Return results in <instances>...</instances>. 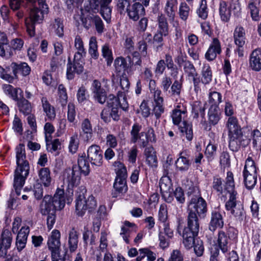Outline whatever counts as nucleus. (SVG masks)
I'll use <instances>...</instances> for the list:
<instances>
[{"label": "nucleus", "mask_w": 261, "mask_h": 261, "mask_svg": "<svg viewBox=\"0 0 261 261\" xmlns=\"http://www.w3.org/2000/svg\"><path fill=\"white\" fill-rule=\"evenodd\" d=\"M144 154L146 156L147 164L151 167H156L158 166V159L156 152L152 147H149L145 149Z\"/></svg>", "instance_id": "7c9ffc66"}, {"label": "nucleus", "mask_w": 261, "mask_h": 261, "mask_svg": "<svg viewBox=\"0 0 261 261\" xmlns=\"http://www.w3.org/2000/svg\"><path fill=\"white\" fill-rule=\"evenodd\" d=\"M120 97H123V98L124 100H125L126 98L124 96L123 92L119 91L118 93L117 97L115 96L113 94H109L108 96L107 99V106L108 107L110 108H116V107H120L123 110H125V108H127V103H126L123 106L120 103V102L119 101V98Z\"/></svg>", "instance_id": "b1692460"}, {"label": "nucleus", "mask_w": 261, "mask_h": 261, "mask_svg": "<svg viewBox=\"0 0 261 261\" xmlns=\"http://www.w3.org/2000/svg\"><path fill=\"white\" fill-rule=\"evenodd\" d=\"M193 247H194V252L197 256L200 257L203 255L204 248L203 242L199 238L196 239Z\"/></svg>", "instance_id": "13d9d810"}, {"label": "nucleus", "mask_w": 261, "mask_h": 261, "mask_svg": "<svg viewBox=\"0 0 261 261\" xmlns=\"http://www.w3.org/2000/svg\"><path fill=\"white\" fill-rule=\"evenodd\" d=\"M85 158V155H82L77 160L78 165H76V167H79L81 173H83L85 175H87L90 172V167L89 163Z\"/></svg>", "instance_id": "09e8293b"}, {"label": "nucleus", "mask_w": 261, "mask_h": 261, "mask_svg": "<svg viewBox=\"0 0 261 261\" xmlns=\"http://www.w3.org/2000/svg\"><path fill=\"white\" fill-rule=\"evenodd\" d=\"M82 131L86 135V139L88 140L92 137V127L90 120L88 118L85 119L81 125Z\"/></svg>", "instance_id": "5fc2aeb1"}, {"label": "nucleus", "mask_w": 261, "mask_h": 261, "mask_svg": "<svg viewBox=\"0 0 261 261\" xmlns=\"http://www.w3.org/2000/svg\"><path fill=\"white\" fill-rule=\"evenodd\" d=\"M226 127L228 131V135L242 132L241 126L239 125L238 119L234 116L228 118L226 122Z\"/></svg>", "instance_id": "c9c22d12"}, {"label": "nucleus", "mask_w": 261, "mask_h": 261, "mask_svg": "<svg viewBox=\"0 0 261 261\" xmlns=\"http://www.w3.org/2000/svg\"><path fill=\"white\" fill-rule=\"evenodd\" d=\"M89 97V95L86 88L84 85H82L79 88L76 93L78 102L80 104H84L88 100Z\"/></svg>", "instance_id": "3c124183"}, {"label": "nucleus", "mask_w": 261, "mask_h": 261, "mask_svg": "<svg viewBox=\"0 0 261 261\" xmlns=\"http://www.w3.org/2000/svg\"><path fill=\"white\" fill-rule=\"evenodd\" d=\"M96 201L93 196H89L86 199L83 193L82 194L80 193L77 196L75 200V212L76 215L82 217L85 214L87 210L91 212L94 210L96 207Z\"/></svg>", "instance_id": "6e6552de"}, {"label": "nucleus", "mask_w": 261, "mask_h": 261, "mask_svg": "<svg viewBox=\"0 0 261 261\" xmlns=\"http://www.w3.org/2000/svg\"><path fill=\"white\" fill-rule=\"evenodd\" d=\"M172 83V79L170 76H165L163 77L161 86L164 93H170V87H171Z\"/></svg>", "instance_id": "0e129e2a"}, {"label": "nucleus", "mask_w": 261, "mask_h": 261, "mask_svg": "<svg viewBox=\"0 0 261 261\" xmlns=\"http://www.w3.org/2000/svg\"><path fill=\"white\" fill-rule=\"evenodd\" d=\"M159 220L163 223H165L168 219V210L167 205L162 204L160 205L159 214Z\"/></svg>", "instance_id": "774afa93"}, {"label": "nucleus", "mask_w": 261, "mask_h": 261, "mask_svg": "<svg viewBox=\"0 0 261 261\" xmlns=\"http://www.w3.org/2000/svg\"><path fill=\"white\" fill-rule=\"evenodd\" d=\"M48 12L47 10L40 9L37 7L31 9L30 16L25 18L24 20L27 32L31 37L35 35L36 24L42 23L44 14H47Z\"/></svg>", "instance_id": "423d86ee"}, {"label": "nucleus", "mask_w": 261, "mask_h": 261, "mask_svg": "<svg viewBox=\"0 0 261 261\" xmlns=\"http://www.w3.org/2000/svg\"><path fill=\"white\" fill-rule=\"evenodd\" d=\"M229 148L233 152H237L241 147L245 148L250 142V139L245 136L243 132H237L236 134L228 135Z\"/></svg>", "instance_id": "9d476101"}, {"label": "nucleus", "mask_w": 261, "mask_h": 261, "mask_svg": "<svg viewBox=\"0 0 261 261\" xmlns=\"http://www.w3.org/2000/svg\"><path fill=\"white\" fill-rule=\"evenodd\" d=\"M102 55L106 60L108 66H110L113 62V57L111 49L108 44H105L102 47Z\"/></svg>", "instance_id": "864d4df0"}, {"label": "nucleus", "mask_w": 261, "mask_h": 261, "mask_svg": "<svg viewBox=\"0 0 261 261\" xmlns=\"http://www.w3.org/2000/svg\"><path fill=\"white\" fill-rule=\"evenodd\" d=\"M17 106L20 112L24 115H29L32 112L31 103L23 97L19 98L17 101Z\"/></svg>", "instance_id": "473e14b6"}, {"label": "nucleus", "mask_w": 261, "mask_h": 261, "mask_svg": "<svg viewBox=\"0 0 261 261\" xmlns=\"http://www.w3.org/2000/svg\"><path fill=\"white\" fill-rule=\"evenodd\" d=\"M157 21L158 30L156 32L162 33L164 36H167L169 34V25L166 18L161 13L158 15Z\"/></svg>", "instance_id": "4c0bfd02"}, {"label": "nucleus", "mask_w": 261, "mask_h": 261, "mask_svg": "<svg viewBox=\"0 0 261 261\" xmlns=\"http://www.w3.org/2000/svg\"><path fill=\"white\" fill-rule=\"evenodd\" d=\"M205 104L200 101H195L193 105L192 113L194 118H198L200 115L203 117L205 115Z\"/></svg>", "instance_id": "de8ad7c7"}, {"label": "nucleus", "mask_w": 261, "mask_h": 261, "mask_svg": "<svg viewBox=\"0 0 261 261\" xmlns=\"http://www.w3.org/2000/svg\"><path fill=\"white\" fill-rule=\"evenodd\" d=\"M181 135L185 136L187 140L191 141L193 138L192 125L186 121H183L179 126Z\"/></svg>", "instance_id": "72a5a7b5"}, {"label": "nucleus", "mask_w": 261, "mask_h": 261, "mask_svg": "<svg viewBox=\"0 0 261 261\" xmlns=\"http://www.w3.org/2000/svg\"><path fill=\"white\" fill-rule=\"evenodd\" d=\"M183 75H181L179 80H174L171 86L170 93L173 96H179L182 88Z\"/></svg>", "instance_id": "c03bdc74"}, {"label": "nucleus", "mask_w": 261, "mask_h": 261, "mask_svg": "<svg viewBox=\"0 0 261 261\" xmlns=\"http://www.w3.org/2000/svg\"><path fill=\"white\" fill-rule=\"evenodd\" d=\"M58 94L61 105L62 106L65 105L67 103L68 96L66 92V89L63 84L59 85Z\"/></svg>", "instance_id": "69168bd1"}, {"label": "nucleus", "mask_w": 261, "mask_h": 261, "mask_svg": "<svg viewBox=\"0 0 261 261\" xmlns=\"http://www.w3.org/2000/svg\"><path fill=\"white\" fill-rule=\"evenodd\" d=\"M84 61L83 59L74 57L72 62L70 58H68L67 65L66 76L69 80H73L75 74H80L84 70Z\"/></svg>", "instance_id": "9b49d317"}, {"label": "nucleus", "mask_w": 261, "mask_h": 261, "mask_svg": "<svg viewBox=\"0 0 261 261\" xmlns=\"http://www.w3.org/2000/svg\"><path fill=\"white\" fill-rule=\"evenodd\" d=\"M81 171L76 165H73L72 169H67L64 174V180L68 184L69 188L77 186L81 180Z\"/></svg>", "instance_id": "f8f14e48"}, {"label": "nucleus", "mask_w": 261, "mask_h": 261, "mask_svg": "<svg viewBox=\"0 0 261 261\" xmlns=\"http://www.w3.org/2000/svg\"><path fill=\"white\" fill-rule=\"evenodd\" d=\"M177 4V0H167L165 12L169 18L170 21H173L174 19L175 15V10L174 7Z\"/></svg>", "instance_id": "ea45409f"}, {"label": "nucleus", "mask_w": 261, "mask_h": 261, "mask_svg": "<svg viewBox=\"0 0 261 261\" xmlns=\"http://www.w3.org/2000/svg\"><path fill=\"white\" fill-rule=\"evenodd\" d=\"M249 65L252 69L258 71L261 69V49L252 51L249 59Z\"/></svg>", "instance_id": "5701e85b"}, {"label": "nucleus", "mask_w": 261, "mask_h": 261, "mask_svg": "<svg viewBox=\"0 0 261 261\" xmlns=\"http://www.w3.org/2000/svg\"><path fill=\"white\" fill-rule=\"evenodd\" d=\"M229 194V199L225 202V207L227 211H230L231 214L240 221L243 220L245 217V212L243 205L241 204H237V195L238 193L234 189V186L232 179L228 178L227 179L226 188L225 189Z\"/></svg>", "instance_id": "7ed1b4c3"}, {"label": "nucleus", "mask_w": 261, "mask_h": 261, "mask_svg": "<svg viewBox=\"0 0 261 261\" xmlns=\"http://www.w3.org/2000/svg\"><path fill=\"white\" fill-rule=\"evenodd\" d=\"M79 236L77 232L73 228L69 233L68 245L71 253L74 252L77 248Z\"/></svg>", "instance_id": "e433bc0d"}, {"label": "nucleus", "mask_w": 261, "mask_h": 261, "mask_svg": "<svg viewBox=\"0 0 261 261\" xmlns=\"http://www.w3.org/2000/svg\"><path fill=\"white\" fill-rule=\"evenodd\" d=\"M130 4L128 0H117V10L122 14L126 12V9L128 8Z\"/></svg>", "instance_id": "e2e57ef3"}, {"label": "nucleus", "mask_w": 261, "mask_h": 261, "mask_svg": "<svg viewBox=\"0 0 261 261\" xmlns=\"http://www.w3.org/2000/svg\"><path fill=\"white\" fill-rule=\"evenodd\" d=\"M126 13L130 19L136 21L145 15V10L142 4L135 2L126 9Z\"/></svg>", "instance_id": "f3484780"}, {"label": "nucleus", "mask_w": 261, "mask_h": 261, "mask_svg": "<svg viewBox=\"0 0 261 261\" xmlns=\"http://www.w3.org/2000/svg\"><path fill=\"white\" fill-rule=\"evenodd\" d=\"M219 14L221 20L224 22H228L231 16V11L227 7V4L225 1H221L219 4Z\"/></svg>", "instance_id": "a19ab883"}, {"label": "nucleus", "mask_w": 261, "mask_h": 261, "mask_svg": "<svg viewBox=\"0 0 261 261\" xmlns=\"http://www.w3.org/2000/svg\"><path fill=\"white\" fill-rule=\"evenodd\" d=\"M112 0H91L90 5L94 13H100L104 19L108 21L111 19V9L109 6Z\"/></svg>", "instance_id": "1a4fd4ad"}, {"label": "nucleus", "mask_w": 261, "mask_h": 261, "mask_svg": "<svg viewBox=\"0 0 261 261\" xmlns=\"http://www.w3.org/2000/svg\"><path fill=\"white\" fill-rule=\"evenodd\" d=\"M8 39L6 35L3 32H0V56L9 59L13 55V50L8 44Z\"/></svg>", "instance_id": "6ab92c4d"}, {"label": "nucleus", "mask_w": 261, "mask_h": 261, "mask_svg": "<svg viewBox=\"0 0 261 261\" xmlns=\"http://www.w3.org/2000/svg\"><path fill=\"white\" fill-rule=\"evenodd\" d=\"M41 102L44 111L49 120H53L56 117L54 108L52 107L45 97L41 98Z\"/></svg>", "instance_id": "58836bf2"}, {"label": "nucleus", "mask_w": 261, "mask_h": 261, "mask_svg": "<svg viewBox=\"0 0 261 261\" xmlns=\"http://www.w3.org/2000/svg\"><path fill=\"white\" fill-rule=\"evenodd\" d=\"M199 230V221L187 218V226L182 229L183 244L187 249L193 247Z\"/></svg>", "instance_id": "39448f33"}, {"label": "nucleus", "mask_w": 261, "mask_h": 261, "mask_svg": "<svg viewBox=\"0 0 261 261\" xmlns=\"http://www.w3.org/2000/svg\"><path fill=\"white\" fill-rule=\"evenodd\" d=\"M243 176L246 188L249 190L252 189L256 184L257 169L254 162L251 157H248L246 160Z\"/></svg>", "instance_id": "0eeeda50"}, {"label": "nucleus", "mask_w": 261, "mask_h": 261, "mask_svg": "<svg viewBox=\"0 0 261 261\" xmlns=\"http://www.w3.org/2000/svg\"><path fill=\"white\" fill-rule=\"evenodd\" d=\"M46 149L48 152L55 153L56 155L59 154V150L61 149V143L59 139L51 140L50 138L46 137Z\"/></svg>", "instance_id": "f704fd0d"}, {"label": "nucleus", "mask_w": 261, "mask_h": 261, "mask_svg": "<svg viewBox=\"0 0 261 261\" xmlns=\"http://www.w3.org/2000/svg\"><path fill=\"white\" fill-rule=\"evenodd\" d=\"M97 42L95 37H92L89 41V53L94 59H97L99 53L97 50Z\"/></svg>", "instance_id": "603ef678"}, {"label": "nucleus", "mask_w": 261, "mask_h": 261, "mask_svg": "<svg viewBox=\"0 0 261 261\" xmlns=\"http://www.w3.org/2000/svg\"><path fill=\"white\" fill-rule=\"evenodd\" d=\"M221 53V44L219 40L215 38L213 39L207 51H206L205 57L208 61H213L216 59L218 54Z\"/></svg>", "instance_id": "aec40b11"}, {"label": "nucleus", "mask_w": 261, "mask_h": 261, "mask_svg": "<svg viewBox=\"0 0 261 261\" xmlns=\"http://www.w3.org/2000/svg\"><path fill=\"white\" fill-rule=\"evenodd\" d=\"M60 232L58 230H54L47 241L48 249L51 251V254L53 253L54 256L56 253L60 252Z\"/></svg>", "instance_id": "a211bd4d"}, {"label": "nucleus", "mask_w": 261, "mask_h": 261, "mask_svg": "<svg viewBox=\"0 0 261 261\" xmlns=\"http://www.w3.org/2000/svg\"><path fill=\"white\" fill-rule=\"evenodd\" d=\"M233 38L235 44L240 47L244 46L245 43V32L244 29L241 26H238L236 28Z\"/></svg>", "instance_id": "2f4dec72"}, {"label": "nucleus", "mask_w": 261, "mask_h": 261, "mask_svg": "<svg viewBox=\"0 0 261 261\" xmlns=\"http://www.w3.org/2000/svg\"><path fill=\"white\" fill-rule=\"evenodd\" d=\"M189 198L188 202V217L196 221H199L198 217L204 218L207 212V203L202 197L200 192L195 188H189L187 192Z\"/></svg>", "instance_id": "f03ea898"}, {"label": "nucleus", "mask_w": 261, "mask_h": 261, "mask_svg": "<svg viewBox=\"0 0 261 261\" xmlns=\"http://www.w3.org/2000/svg\"><path fill=\"white\" fill-rule=\"evenodd\" d=\"M10 67L15 79H18V73H21L22 75L25 76L29 75L31 72V67L25 62H20L19 63L12 62Z\"/></svg>", "instance_id": "412c9836"}, {"label": "nucleus", "mask_w": 261, "mask_h": 261, "mask_svg": "<svg viewBox=\"0 0 261 261\" xmlns=\"http://www.w3.org/2000/svg\"><path fill=\"white\" fill-rule=\"evenodd\" d=\"M88 161L92 165L100 167L103 163V151L98 145H92L87 150Z\"/></svg>", "instance_id": "ddd939ff"}, {"label": "nucleus", "mask_w": 261, "mask_h": 261, "mask_svg": "<svg viewBox=\"0 0 261 261\" xmlns=\"http://www.w3.org/2000/svg\"><path fill=\"white\" fill-rule=\"evenodd\" d=\"M138 113H140L144 118H147L150 115V108L148 106V101L144 99L138 111Z\"/></svg>", "instance_id": "680f3d73"}, {"label": "nucleus", "mask_w": 261, "mask_h": 261, "mask_svg": "<svg viewBox=\"0 0 261 261\" xmlns=\"http://www.w3.org/2000/svg\"><path fill=\"white\" fill-rule=\"evenodd\" d=\"M133 62L130 56L125 58L122 57H117L114 61V66L117 72L124 71L128 74L133 73L132 66Z\"/></svg>", "instance_id": "dca6fc26"}, {"label": "nucleus", "mask_w": 261, "mask_h": 261, "mask_svg": "<svg viewBox=\"0 0 261 261\" xmlns=\"http://www.w3.org/2000/svg\"><path fill=\"white\" fill-rule=\"evenodd\" d=\"M17 167L14 171L13 187L17 195L20 194V191L24 185L25 179L29 174L30 165L26 160L24 145L19 144L16 148Z\"/></svg>", "instance_id": "f257e3e1"}, {"label": "nucleus", "mask_w": 261, "mask_h": 261, "mask_svg": "<svg viewBox=\"0 0 261 261\" xmlns=\"http://www.w3.org/2000/svg\"><path fill=\"white\" fill-rule=\"evenodd\" d=\"M252 140L253 147L256 150L261 149V133L258 129L253 130L252 134Z\"/></svg>", "instance_id": "bf43d9fd"}, {"label": "nucleus", "mask_w": 261, "mask_h": 261, "mask_svg": "<svg viewBox=\"0 0 261 261\" xmlns=\"http://www.w3.org/2000/svg\"><path fill=\"white\" fill-rule=\"evenodd\" d=\"M177 63L179 66L183 64L184 70L187 74L188 77L198 75L196 69L191 61L185 60L181 57L178 59Z\"/></svg>", "instance_id": "cd10ccee"}, {"label": "nucleus", "mask_w": 261, "mask_h": 261, "mask_svg": "<svg viewBox=\"0 0 261 261\" xmlns=\"http://www.w3.org/2000/svg\"><path fill=\"white\" fill-rule=\"evenodd\" d=\"M190 7L186 3L180 4L179 10V14L180 18L183 20H186L188 17Z\"/></svg>", "instance_id": "338daca9"}, {"label": "nucleus", "mask_w": 261, "mask_h": 261, "mask_svg": "<svg viewBox=\"0 0 261 261\" xmlns=\"http://www.w3.org/2000/svg\"><path fill=\"white\" fill-rule=\"evenodd\" d=\"M65 205V198L63 189L58 188L53 197L45 195L40 204V213L46 215L50 211L56 212L63 209Z\"/></svg>", "instance_id": "20e7f679"}, {"label": "nucleus", "mask_w": 261, "mask_h": 261, "mask_svg": "<svg viewBox=\"0 0 261 261\" xmlns=\"http://www.w3.org/2000/svg\"><path fill=\"white\" fill-rule=\"evenodd\" d=\"M224 226L223 218L222 214L217 211L211 213V221L208 228L211 231H215L217 228H222Z\"/></svg>", "instance_id": "4be33fe9"}, {"label": "nucleus", "mask_w": 261, "mask_h": 261, "mask_svg": "<svg viewBox=\"0 0 261 261\" xmlns=\"http://www.w3.org/2000/svg\"><path fill=\"white\" fill-rule=\"evenodd\" d=\"M12 242V234L8 229H4L0 238V257H7L8 250L11 247Z\"/></svg>", "instance_id": "2eb2a0df"}, {"label": "nucleus", "mask_w": 261, "mask_h": 261, "mask_svg": "<svg viewBox=\"0 0 261 261\" xmlns=\"http://www.w3.org/2000/svg\"><path fill=\"white\" fill-rule=\"evenodd\" d=\"M163 36H164V34L158 32L153 36L152 43L153 44V47L156 51H161L163 49L164 44Z\"/></svg>", "instance_id": "8fccbe9b"}, {"label": "nucleus", "mask_w": 261, "mask_h": 261, "mask_svg": "<svg viewBox=\"0 0 261 261\" xmlns=\"http://www.w3.org/2000/svg\"><path fill=\"white\" fill-rule=\"evenodd\" d=\"M260 0H249L248 8L249 9L251 17L254 21H258L260 19L259 5Z\"/></svg>", "instance_id": "c85d7f7f"}, {"label": "nucleus", "mask_w": 261, "mask_h": 261, "mask_svg": "<svg viewBox=\"0 0 261 261\" xmlns=\"http://www.w3.org/2000/svg\"><path fill=\"white\" fill-rule=\"evenodd\" d=\"M228 178L232 179L233 183L235 186L233 173L231 171L227 172V176L224 181L223 179L219 175H215L213 177V181L212 184V190L217 193L218 195H222L223 192H226L227 191L225 190L226 182Z\"/></svg>", "instance_id": "4468645a"}, {"label": "nucleus", "mask_w": 261, "mask_h": 261, "mask_svg": "<svg viewBox=\"0 0 261 261\" xmlns=\"http://www.w3.org/2000/svg\"><path fill=\"white\" fill-rule=\"evenodd\" d=\"M40 180L45 187H49L51 184V178L50 170L48 168H41L39 171Z\"/></svg>", "instance_id": "37998d69"}, {"label": "nucleus", "mask_w": 261, "mask_h": 261, "mask_svg": "<svg viewBox=\"0 0 261 261\" xmlns=\"http://www.w3.org/2000/svg\"><path fill=\"white\" fill-rule=\"evenodd\" d=\"M74 46L77 51L75 54L74 57L83 59V57L85 56L86 51L84 47L83 42L79 36H76L75 38Z\"/></svg>", "instance_id": "79ce46f5"}, {"label": "nucleus", "mask_w": 261, "mask_h": 261, "mask_svg": "<svg viewBox=\"0 0 261 261\" xmlns=\"http://www.w3.org/2000/svg\"><path fill=\"white\" fill-rule=\"evenodd\" d=\"M113 188L115 191L112 193V197L116 198L119 194H125L128 190L126 180L115 179Z\"/></svg>", "instance_id": "a878e982"}, {"label": "nucleus", "mask_w": 261, "mask_h": 261, "mask_svg": "<svg viewBox=\"0 0 261 261\" xmlns=\"http://www.w3.org/2000/svg\"><path fill=\"white\" fill-rule=\"evenodd\" d=\"M142 129V126L138 123H135L130 131V142L133 143H136L139 139H140V136H143L144 132H140Z\"/></svg>", "instance_id": "a18cd8bd"}, {"label": "nucleus", "mask_w": 261, "mask_h": 261, "mask_svg": "<svg viewBox=\"0 0 261 261\" xmlns=\"http://www.w3.org/2000/svg\"><path fill=\"white\" fill-rule=\"evenodd\" d=\"M53 25L56 34L60 37H63L64 35L63 20L60 18H56Z\"/></svg>", "instance_id": "4d7b16f0"}, {"label": "nucleus", "mask_w": 261, "mask_h": 261, "mask_svg": "<svg viewBox=\"0 0 261 261\" xmlns=\"http://www.w3.org/2000/svg\"><path fill=\"white\" fill-rule=\"evenodd\" d=\"M186 155V153L181 152L175 162L176 168L181 172L188 171L191 166L190 160Z\"/></svg>", "instance_id": "c756f323"}, {"label": "nucleus", "mask_w": 261, "mask_h": 261, "mask_svg": "<svg viewBox=\"0 0 261 261\" xmlns=\"http://www.w3.org/2000/svg\"><path fill=\"white\" fill-rule=\"evenodd\" d=\"M201 82L204 84H208L212 80V72L208 64H204L201 71Z\"/></svg>", "instance_id": "49530a36"}, {"label": "nucleus", "mask_w": 261, "mask_h": 261, "mask_svg": "<svg viewBox=\"0 0 261 261\" xmlns=\"http://www.w3.org/2000/svg\"><path fill=\"white\" fill-rule=\"evenodd\" d=\"M208 122L211 125H216L220 119L221 112L217 105H211L208 112Z\"/></svg>", "instance_id": "bb28decb"}, {"label": "nucleus", "mask_w": 261, "mask_h": 261, "mask_svg": "<svg viewBox=\"0 0 261 261\" xmlns=\"http://www.w3.org/2000/svg\"><path fill=\"white\" fill-rule=\"evenodd\" d=\"M3 89L5 92L10 96V97L15 101H17L19 98L18 97V90L21 89L20 88H15L10 85H4Z\"/></svg>", "instance_id": "6e6d98bb"}, {"label": "nucleus", "mask_w": 261, "mask_h": 261, "mask_svg": "<svg viewBox=\"0 0 261 261\" xmlns=\"http://www.w3.org/2000/svg\"><path fill=\"white\" fill-rule=\"evenodd\" d=\"M229 237H227L226 233L223 230H220L218 234L217 243L218 246L215 247H218L219 250H221L223 253H226L228 251V244L229 242Z\"/></svg>", "instance_id": "393cba45"}, {"label": "nucleus", "mask_w": 261, "mask_h": 261, "mask_svg": "<svg viewBox=\"0 0 261 261\" xmlns=\"http://www.w3.org/2000/svg\"><path fill=\"white\" fill-rule=\"evenodd\" d=\"M217 147L216 145L212 144L211 142L207 145L205 154L208 161H212L216 155Z\"/></svg>", "instance_id": "052dcab7"}]
</instances>
